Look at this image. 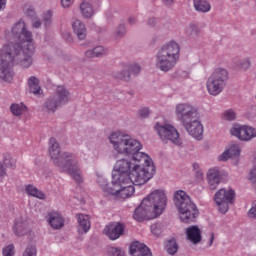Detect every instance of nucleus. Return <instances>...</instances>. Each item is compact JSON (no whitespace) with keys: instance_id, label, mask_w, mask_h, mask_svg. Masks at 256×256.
I'll list each match as a JSON object with an SVG mask.
<instances>
[{"instance_id":"f257e3e1","label":"nucleus","mask_w":256,"mask_h":256,"mask_svg":"<svg viewBox=\"0 0 256 256\" xmlns=\"http://www.w3.org/2000/svg\"><path fill=\"white\" fill-rule=\"evenodd\" d=\"M49 155L53 161V165L58 167L59 171L69 173L78 185L83 183V172L79 167V162L75 158V155L69 152H61L59 142L53 137L49 140Z\"/></svg>"},{"instance_id":"f03ea898","label":"nucleus","mask_w":256,"mask_h":256,"mask_svg":"<svg viewBox=\"0 0 256 256\" xmlns=\"http://www.w3.org/2000/svg\"><path fill=\"white\" fill-rule=\"evenodd\" d=\"M167 207V195L163 190H155L144 198L141 204L135 209L133 218L136 221L155 219L159 217Z\"/></svg>"},{"instance_id":"7ed1b4c3","label":"nucleus","mask_w":256,"mask_h":256,"mask_svg":"<svg viewBox=\"0 0 256 256\" xmlns=\"http://www.w3.org/2000/svg\"><path fill=\"white\" fill-rule=\"evenodd\" d=\"M109 141L112 143L115 151L122 155L132 157L134 163H141V161H148L149 155L141 152L143 145L138 140L131 138V136L122 132H113L109 136Z\"/></svg>"},{"instance_id":"20e7f679","label":"nucleus","mask_w":256,"mask_h":256,"mask_svg":"<svg viewBox=\"0 0 256 256\" xmlns=\"http://www.w3.org/2000/svg\"><path fill=\"white\" fill-rule=\"evenodd\" d=\"M181 48L175 41L164 44L155 55V67L163 73H169L179 63Z\"/></svg>"},{"instance_id":"39448f33","label":"nucleus","mask_w":256,"mask_h":256,"mask_svg":"<svg viewBox=\"0 0 256 256\" xmlns=\"http://www.w3.org/2000/svg\"><path fill=\"white\" fill-rule=\"evenodd\" d=\"M136 162L133 169L130 173V176H124L125 184L128 185H145L150 179H153L155 175V164L153 160L148 156V160H141V163H144L143 166Z\"/></svg>"},{"instance_id":"423d86ee","label":"nucleus","mask_w":256,"mask_h":256,"mask_svg":"<svg viewBox=\"0 0 256 256\" xmlns=\"http://www.w3.org/2000/svg\"><path fill=\"white\" fill-rule=\"evenodd\" d=\"M174 203L180 213V219L183 223H193L199 215V210L191 197L183 190H179L174 194Z\"/></svg>"},{"instance_id":"0eeeda50","label":"nucleus","mask_w":256,"mask_h":256,"mask_svg":"<svg viewBox=\"0 0 256 256\" xmlns=\"http://www.w3.org/2000/svg\"><path fill=\"white\" fill-rule=\"evenodd\" d=\"M19 48L13 46H3L0 49V81L5 83H11L15 77V72L13 71V63L17 57Z\"/></svg>"},{"instance_id":"6e6552de","label":"nucleus","mask_w":256,"mask_h":256,"mask_svg":"<svg viewBox=\"0 0 256 256\" xmlns=\"http://www.w3.org/2000/svg\"><path fill=\"white\" fill-rule=\"evenodd\" d=\"M228 79L229 72L223 68H217L207 80L206 87L208 93L217 97L225 89Z\"/></svg>"},{"instance_id":"1a4fd4ad","label":"nucleus","mask_w":256,"mask_h":256,"mask_svg":"<svg viewBox=\"0 0 256 256\" xmlns=\"http://www.w3.org/2000/svg\"><path fill=\"white\" fill-rule=\"evenodd\" d=\"M135 165H137L135 161L118 160L114 166L115 171L112 174V183H125V176L130 177Z\"/></svg>"},{"instance_id":"9d476101","label":"nucleus","mask_w":256,"mask_h":256,"mask_svg":"<svg viewBox=\"0 0 256 256\" xmlns=\"http://www.w3.org/2000/svg\"><path fill=\"white\" fill-rule=\"evenodd\" d=\"M12 37L14 42L11 41L9 43H13V45H23V43H27L28 45L33 44V34L31 31L27 30L25 26V22L19 21L12 27Z\"/></svg>"},{"instance_id":"9b49d317","label":"nucleus","mask_w":256,"mask_h":256,"mask_svg":"<svg viewBox=\"0 0 256 256\" xmlns=\"http://www.w3.org/2000/svg\"><path fill=\"white\" fill-rule=\"evenodd\" d=\"M214 201L218 207L220 213H227L229 211V205H233L235 202V190L222 188L215 194Z\"/></svg>"},{"instance_id":"f8f14e48","label":"nucleus","mask_w":256,"mask_h":256,"mask_svg":"<svg viewBox=\"0 0 256 256\" xmlns=\"http://www.w3.org/2000/svg\"><path fill=\"white\" fill-rule=\"evenodd\" d=\"M4 47H14L15 49H18L16 59H14V61L19 63L21 67H24V69L31 67V63H33L31 55H33V51H35V45L33 43L27 44V52L23 51L22 45L13 44V42L5 44Z\"/></svg>"},{"instance_id":"ddd939ff","label":"nucleus","mask_w":256,"mask_h":256,"mask_svg":"<svg viewBox=\"0 0 256 256\" xmlns=\"http://www.w3.org/2000/svg\"><path fill=\"white\" fill-rule=\"evenodd\" d=\"M175 115L178 121H180L182 125H185L190 121L197 119V117H199V112L195 106L189 103H180L176 105Z\"/></svg>"},{"instance_id":"4468645a","label":"nucleus","mask_w":256,"mask_h":256,"mask_svg":"<svg viewBox=\"0 0 256 256\" xmlns=\"http://www.w3.org/2000/svg\"><path fill=\"white\" fill-rule=\"evenodd\" d=\"M154 129H156L162 141H171V143H173L174 145H181V138H179V132L172 125H161L159 123H156Z\"/></svg>"},{"instance_id":"2eb2a0df","label":"nucleus","mask_w":256,"mask_h":256,"mask_svg":"<svg viewBox=\"0 0 256 256\" xmlns=\"http://www.w3.org/2000/svg\"><path fill=\"white\" fill-rule=\"evenodd\" d=\"M140 73L141 66L137 64H124L123 69L112 72V77L120 81H131V74L139 75Z\"/></svg>"},{"instance_id":"dca6fc26","label":"nucleus","mask_w":256,"mask_h":256,"mask_svg":"<svg viewBox=\"0 0 256 256\" xmlns=\"http://www.w3.org/2000/svg\"><path fill=\"white\" fill-rule=\"evenodd\" d=\"M112 193L116 199H129L133 193H135V187L133 184H125L119 182H112Z\"/></svg>"},{"instance_id":"f3484780","label":"nucleus","mask_w":256,"mask_h":256,"mask_svg":"<svg viewBox=\"0 0 256 256\" xmlns=\"http://www.w3.org/2000/svg\"><path fill=\"white\" fill-rule=\"evenodd\" d=\"M231 135L240 139V141H251L256 137V129L249 126L236 124L230 131Z\"/></svg>"},{"instance_id":"a211bd4d","label":"nucleus","mask_w":256,"mask_h":256,"mask_svg":"<svg viewBox=\"0 0 256 256\" xmlns=\"http://www.w3.org/2000/svg\"><path fill=\"white\" fill-rule=\"evenodd\" d=\"M124 231H125V224L121 222H113L104 228L103 233L104 235H107L109 239H111L112 241H115L116 239H119L121 235H123Z\"/></svg>"},{"instance_id":"6ab92c4d","label":"nucleus","mask_w":256,"mask_h":256,"mask_svg":"<svg viewBox=\"0 0 256 256\" xmlns=\"http://www.w3.org/2000/svg\"><path fill=\"white\" fill-rule=\"evenodd\" d=\"M183 127L186 129L187 133L195 139H201V137H203V124L199 121V116L196 119L183 124Z\"/></svg>"},{"instance_id":"aec40b11","label":"nucleus","mask_w":256,"mask_h":256,"mask_svg":"<svg viewBox=\"0 0 256 256\" xmlns=\"http://www.w3.org/2000/svg\"><path fill=\"white\" fill-rule=\"evenodd\" d=\"M52 97L58 101L61 107H63V105H67L69 103V100L71 99V93H69V90H67L65 86H58Z\"/></svg>"},{"instance_id":"412c9836","label":"nucleus","mask_w":256,"mask_h":256,"mask_svg":"<svg viewBox=\"0 0 256 256\" xmlns=\"http://www.w3.org/2000/svg\"><path fill=\"white\" fill-rule=\"evenodd\" d=\"M130 255L153 256L149 247H147V245L140 243V242H134L130 245Z\"/></svg>"},{"instance_id":"4be33fe9","label":"nucleus","mask_w":256,"mask_h":256,"mask_svg":"<svg viewBox=\"0 0 256 256\" xmlns=\"http://www.w3.org/2000/svg\"><path fill=\"white\" fill-rule=\"evenodd\" d=\"M47 221L52 229H62L65 225V220L59 212H50L47 215Z\"/></svg>"},{"instance_id":"5701e85b","label":"nucleus","mask_w":256,"mask_h":256,"mask_svg":"<svg viewBox=\"0 0 256 256\" xmlns=\"http://www.w3.org/2000/svg\"><path fill=\"white\" fill-rule=\"evenodd\" d=\"M186 235L188 241H191L194 245H197V243H201V229H199L198 226H191L186 229Z\"/></svg>"},{"instance_id":"b1692460","label":"nucleus","mask_w":256,"mask_h":256,"mask_svg":"<svg viewBox=\"0 0 256 256\" xmlns=\"http://www.w3.org/2000/svg\"><path fill=\"white\" fill-rule=\"evenodd\" d=\"M72 29L80 41L85 40L87 37V27H85V24L81 20H75L72 23Z\"/></svg>"},{"instance_id":"393cba45","label":"nucleus","mask_w":256,"mask_h":256,"mask_svg":"<svg viewBox=\"0 0 256 256\" xmlns=\"http://www.w3.org/2000/svg\"><path fill=\"white\" fill-rule=\"evenodd\" d=\"M207 178L210 189L212 191H214V189H217V185L221 183V175L219 174V170L215 168L210 169L207 173Z\"/></svg>"},{"instance_id":"a878e982","label":"nucleus","mask_w":256,"mask_h":256,"mask_svg":"<svg viewBox=\"0 0 256 256\" xmlns=\"http://www.w3.org/2000/svg\"><path fill=\"white\" fill-rule=\"evenodd\" d=\"M80 12L84 19H91L95 15L91 0H83L80 4Z\"/></svg>"},{"instance_id":"bb28decb","label":"nucleus","mask_w":256,"mask_h":256,"mask_svg":"<svg viewBox=\"0 0 256 256\" xmlns=\"http://www.w3.org/2000/svg\"><path fill=\"white\" fill-rule=\"evenodd\" d=\"M240 153L239 145L233 144L219 156V161H228L231 157H239Z\"/></svg>"},{"instance_id":"cd10ccee","label":"nucleus","mask_w":256,"mask_h":256,"mask_svg":"<svg viewBox=\"0 0 256 256\" xmlns=\"http://www.w3.org/2000/svg\"><path fill=\"white\" fill-rule=\"evenodd\" d=\"M77 220L79 224V227H78L79 233H88L89 229H91V222L89 221V215L78 214Z\"/></svg>"},{"instance_id":"c85d7f7f","label":"nucleus","mask_w":256,"mask_h":256,"mask_svg":"<svg viewBox=\"0 0 256 256\" xmlns=\"http://www.w3.org/2000/svg\"><path fill=\"white\" fill-rule=\"evenodd\" d=\"M185 33L187 37H191V39H197V37L201 35V28H199V24L197 22H190L186 27Z\"/></svg>"},{"instance_id":"c756f323","label":"nucleus","mask_w":256,"mask_h":256,"mask_svg":"<svg viewBox=\"0 0 256 256\" xmlns=\"http://www.w3.org/2000/svg\"><path fill=\"white\" fill-rule=\"evenodd\" d=\"M193 5L198 13H209L211 11V3L207 0H193Z\"/></svg>"},{"instance_id":"7c9ffc66","label":"nucleus","mask_w":256,"mask_h":256,"mask_svg":"<svg viewBox=\"0 0 256 256\" xmlns=\"http://www.w3.org/2000/svg\"><path fill=\"white\" fill-rule=\"evenodd\" d=\"M28 86H29L30 93H33V95H41V93H43V90L39 85V79L35 76H31L28 79Z\"/></svg>"},{"instance_id":"2f4dec72","label":"nucleus","mask_w":256,"mask_h":256,"mask_svg":"<svg viewBox=\"0 0 256 256\" xmlns=\"http://www.w3.org/2000/svg\"><path fill=\"white\" fill-rule=\"evenodd\" d=\"M59 107L61 104L53 96L48 97L44 102V109L47 113H55Z\"/></svg>"},{"instance_id":"473e14b6","label":"nucleus","mask_w":256,"mask_h":256,"mask_svg":"<svg viewBox=\"0 0 256 256\" xmlns=\"http://www.w3.org/2000/svg\"><path fill=\"white\" fill-rule=\"evenodd\" d=\"M13 231L17 237H24V235H27L29 231L27 228V222L16 221Z\"/></svg>"},{"instance_id":"72a5a7b5","label":"nucleus","mask_w":256,"mask_h":256,"mask_svg":"<svg viewBox=\"0 0 256 256\" xmlns=\"http://www.w3.org/2000/svg\"><path fill=\"white\" fill-rule=\"evenodd\" d=\"M25 191L31 197H36L37 199H45V193H43V191L41 190H38V188L35 187L33 184H29L28 186H26Z\"/></svg>"},{"instance_id":"f704fd0d","label":"nucleus","mask_w":256,"mask_h":256,"mask_svg":"<svg viewBox=\"0 0 256 256\" xmlns=\"http://www.w3.org/2000/svg\"><path fill=\"white\" fill-rule=\"evenodd\" d=\"M165 249L168 255H175L177 251H179V244H177V240L175 238H171L165 244Z\"/></svg>"},{"instance_id":"c9c22d12","label":"nucleus","mask_w":256,"mask_h":256,"mask_svg":"<svg viewBox=\"0 0 256 256\" xmlns=\"http://www.w3.org/2000/svg\"><path fill=\"white\" fill-rule=\"evenodd\" d=\"M97 183L101 187V189H102L103 193H105V195H111L113 193V189H114L113 184H111L112 186H110L107 183V180L105 178L98 177Z\"/></svg>"},{"instance_id":"e433bc0d","label":"nucleus","mask_w":256,"mask_h":256,"mask_svg":"<svg viewBox=\"0 0 256 256\" xmlns=\"http://www.w3.org/2000/svg\"><path fill=\"white\" fill-rule=\"evenodd\" d=\"M103 55H105V49L103 48V46H98L92 50H88L85 52V56L88 59H93L95 57H103Z\"/></svg>"},{"instance_id":"4c0bfd02","label":"nucleus","mask_w":256,"mask_h":256,"mask_svg":"<svg viewBox=\"0 0 256 256\" xmlns=\"http://www.w3.org/2000/svg\"><path fill=\"white\" fill-rule=\"evenodd\" d=\"M25 109H27V107L23 104H12L10 107L11 113L16 117H19V115H23V111H25Z\"/></svg>"},{"instance_id":"58836bf2","label":"nucleus","mask_w":256,"mask_h":256,"mask_svg":"<svg viewBox=\"0 0 256 256\" xmlns=\"http://www.w3.org/2000/svg\"><path fill=\"white\" fill-rule=\"evenodd\" d=\"M53 21V12L51 10L46 11L43 14V22L46 27H49Z\"/></svg>"},{"instance_id":"ea45409f","label":"nucleus","mask_w":256,"mask_h":256,"mask_svg":"<svg viewBox=\"0 0 256 256\" xmlns=\"http://www.w3.org/2000/svg\"><path fill=\"white\" fill-rule=\"evenodd\" d=\"M126 33H127V28H125V24H120L115 30V37L117 38L125 37Z\"/></svg>"},{"instance_id":"a19ab883","label":"nucleus","mask_w":256,"mask_h":256,"mask_svg":"<svg viewBox=\"0 0 256 256\" xmlns=\"http://www.w3.org/2000/svg\"><path fill=\"white\" fill-rule=\"evenodd\" d=\"M23 256H37V247H35V245H28Z\"/></svg>"},{"instance_id":"79ce46f5","label":"nucleus","mask_w":256,"mask_h":256,"mask_svg":"<svg viewBox=\"0 0 256 256\" xmlns=\"http://www.w3.org/2000/svg\"><path fill=\"white\" fill-rule=\"evenodd\" d=\"M3 256H13L15 255V246L13 244H10L3 248L2 250Z\"/></svg>"},{"instance_id":"37998d69","label":"nucleus","mask_w":256,"mask_h":256,"mask_svg":"<svg viewBox=\"0 0 256 256\" xmlns=\"http://www.w3.org/2000/svg\"><path fill=\"white\" fill-rule=\"evenodd\" d=\"M3 164L10 169H15V162L11 160V155L5 154L3 158Z\"/></svg>"},{"instance_id":"c03bdc74","label":"nucleus","mask_w":256,"mask_h":256,"mask_svg":"<svg viewBox=\"0 0 256 256\" xmlns=\"http://www.w3.org/2000/svg\"><path fill=\"white\" fill-rule=\"evenodd\" d=\"M149 115H151V110H149V108H147V107L141 108L138 111L139 119H147V117H149Z\"/></svg>"},{"instance_id":"a18cd8bd","label":"nucleus","mask_w":256,"mask_h":256,"mask_svg":"<svg viewBox=\"0 0 256 256\" xmlns=\"http://www.w3.org/2000/svg\"><path fill=\"white\" fill-rule=\"evenodd\" d=\"M236 117H237V114H235L233 110H226L223 115V118L226 121H235Z\"/></svg>"},{"instance_id":"49530a36","label":"nucleus","mask_w":256,"mask_h":256,"mask_svg":"<svg viewBox=\"0 0 256 256\" xmlns=\"http://www.w3.org/2000/svg\"><path fill=\"white\" fill-rule=\"evenodd\" d=\"M238 69H243L244 71H247V69H249V67H251V61L244 59V60H240L237 63Z\"/></svg>"},{"instance_id":"de8ad7c7","label":"nucleus","mask_w":256,"mask_h":256,"mask_svg":"<svg viewBox=\"0 0 256 256\" xmlns=\"http://www.w3.org/2000/svg\"><path fill=\"white\" fill-rule=\"evenodd\" d=\"M151 232L156 237H159V235H161V225H159V224H152L151 225Z\"/></svg>"},{"instance_id":"09e8293b","label":"nucleus","mask_w":256,"mask_h":256,"mask_svg":"<svg viewBox=\"0 0 256 256\" xmlns=\"http://www.w3.org/2000/svg\"><path fill=\"white\" fill-rule=\"evenodd\" d=\"M248 217H250V219L256 218V204H253L250 210L248 211Z\"/></svg>"},{"instance_id":"8fccbe9b","label":"nucleus","mask_w":256,"mask_h":256,"mask_svg":"<svg viewBox=\"0 0 256 256\" xmlns=\"http://www.w3.org/2000/svg\"><path fill=\"white\" fill-rule=\"evenodd\" d=\"M61 5L64 9H67L73 5V0H61Z\"/></svg>"},{"instance_id":"3c124183","label":"nucleus","mask_w":256,"mask_h":256,"mask_svg":"<svg viewBox=\"0 0 256 256\" xmlns=\"http://www.w3.org/2000/svg\"><path fill=\"white\" fill-rule=\"evenodd\" d=\"M147 25H148L149 27H155V25H157V19H155V18H149V19L147 20Z\"/></svg>"},{"instance_id":"603ef678","label":"nucleus","mask_w":256,"mask_h":256,"mask_svg":"<svg viewBox=\"0 0 256 256\" xmlns=\"http://www.w3.org/2000/svg\"><path fill=\"white\" fill-rule=\"evenodd\" d=\"M7 175V169L3 166V163L0 162V177H5Z\"/></svg>"},{"instance_id":"864d4df0","label":"nucleus","mask_w":256,"mask_h":256,"mask_svg":"<svg viewBox=\"0 0 256 256\" xmlns=\"http://www.w3.org/2000/svg\"><path fill=\"white\" fill-rule=\"evenodd\" d=\"M129 25H137V17L136 16H130L128 18Z\"/></svg>"},{"instance_id":"5fc2aeb1","label":"nucleus","mask_w":256,"mask_h":256,"mask_svg":"<svg viewBox=\"0 0 256 256\" xmlns=\"http://www.w3.org/2000/svg\"><path fill=\"white\" fill-rule=\"evenodd\" d=\"M162 1L164 5H167L168 7L175 3V0H162Z\"/></svg>"},{"instance_id":"6e6d98bb","label":"nucleus","mask_w":256,"mask_h":256,"mask_svg":"<svg viewBox=\"0 0 256 256\" xmlns=\"http://www.w3.org/2000/svg\"><path fill=\"white\" fill-rule=\"evenodd\" d=\"M32 26L34 27V29H39V27H41V21L36 20L35 22H33Z\"/></svg>"},{"instance_id":"4d7b16f0","label":"nucleus","mask_w":256,"mask_h":256,"mask_svg":"<svg viewBox=\"0 0 256 256\" xmlns=\"http://www.w3.org/2000/svg\"><path fill=\"white\" fill-rule=\"evenodd\" d=\"M213 241H215V234L213 232L210 233V242H209V247L213 245Z\"/></svg>"},{"instance_id":"13d9d810","label":"nucleus","mask_w":256,"mask_h":256,"mask_svg":"<svg viewBox=\"0 0 256 256\" xmlns=\"http://www.w3.org/2000/svg\"><path fill=\"white\" fill-rule=\"evenodd\" d=\"M7 3V0H0V9L3 8V5Z\"/></svg>"}]
</instances>
